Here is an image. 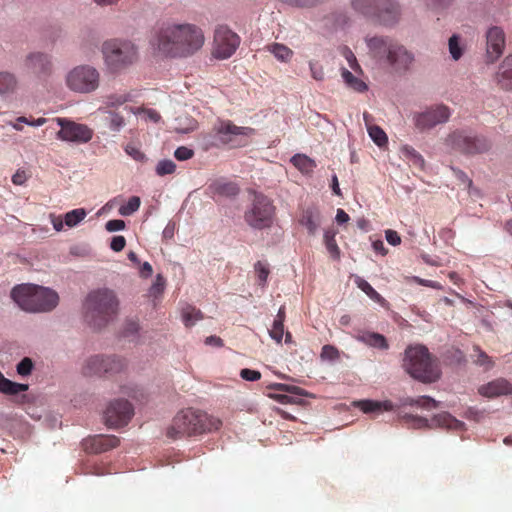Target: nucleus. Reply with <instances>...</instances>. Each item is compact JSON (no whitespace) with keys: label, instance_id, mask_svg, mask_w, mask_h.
Here are the masks:
<instances>
[{"label":"nucleus","instance_id":"nucleus-1","mask_svg":"<svg viewBox=\"0 0 512 512\" xmlns=\"http://www.w3.org/2000/svg\"><path fill=\"white\" fill-rule=\"evenodd\" d=\"M150 44L162 57L187 58L202 48L204 34L194 24L165 22L154 30Z\"/></svg>","mask_w":512,"mask_h":512},{"label":"nucleus","instance_id":"nucleus-2","mask_svg":"<svg viewBox=\"0 0 512 512\" xmlns=\"http://www.w3.org/2000/svg\"><path fill=\"white\" fill-rule=\"evenodd\" d=\"M119 312V299L109 288L90 291L83 303L84 320L93 330L100 331L112 322Z\"/></svg>","mask_w":512,"mask_h":512},{"label":"nucleus","instance_id":"nucleus-3","mask_svg":"<svg viewBox=\"0 0 512 512\" xmlns=\"http://www.w3.org/2000/svg\"><path fill=\"white\" fill-rule=\"evenodd\" d=\"M403 368L413 379L424 383L437 382L442 375L439 359L422 344L407 346Z\"/></svg>","mask_w":512,"mask_h":512},{"label":"nucleus","instance_id":"nucleus-4","mask_svg":"<svg viewBox=\"0 0 512 512\" xmlns=\"http://www.w3.org/2000/svg\"><path fill=\"white\" fill-rule=\"evenodd\" d=\"M221 425L220 419L202 410L186 408L175 415L171 426L167 429V436L173 439L196 436L218 430Z\"/></svg>","mask_w":512,"mask_h":512},{"label":"nucleus","instance_id":"nucleus-5","mask_svg":"<svg viewBox=\"0 0 512 512\" xmlns=\"http://www.w3.org/2000/svg\"><path fill=\"white\" fill-rule=\"evenodd\" d=\"M11 298L22 310L33 313L50 312L59 303V296L54 290L33 284L14 287Z\"/></svg>","mask_w":512,"mask_h":512},{"label":"nucleus","instance_id":"nucleus-6","mask_svg":"<svg viewBox=\"0 0 512 512\" xmlns=\"http://www.w3.org/2000/svg\"><path fill=\"white\" fill-rule=\"evenodd\" d=\"M104 64L111 73H117L137 60V47L130 41L111 39L102 44Z\"/></svg>","mask_w":512,"mask_h":512},{"label":"nucleus","instance_id":"nucleus-7","mask_svg":"<svg viewBox=\"0 0 512 512\" xmlns=\"http://www.w3.org/2000/svg\"><path fill=\"white\" fill-rule=\"evenodd\" d=\"M275 215V207L270 198L262 193L254 192L250 205L244 212V221L256 230L271 227Z\"/></svg>","mask_w":512,"mask_h":512},{"label":"nucleus","instance_id":"nucleus-8","mask_svg":"<svg viewBox=\"0 0 512 512\" xmlns=\"http://www.w3.org/2000/svg\"><path fill=\"white\" fill-rule=\"evenodd\" d=\"M128 367V360L117 354H97L89 357L82 367L85 376L105 375L113 376L124 372Z\"/></svg>","mask_w":512,"mask_h":512},{"label":"nucleus","instance_id":"nucleus-9","mask_svg":"<svg viewBox=\"0 0 512 512\" xmlns=\"http://www.w3.org/2000/svg\"><path fill=\"white\" fill-rule=\"evenodd\" d=\"M446 144L451 149L465 155L482 154L488 152L492 147L491 141L486 136L465 130H456L450 133L446 138Z\"/></svg>","mask_w":512,"mask_h":512},{"label":"nucleus","instance_id":"nucleus-10","mask_svg":"<svg viewBox=\"0 0 512 512\" xmlns=\"http://www.w3.org/2000/svg\"><path fill=\"white\" fill-rule=\"evenodd\" d=\"M100 72L91 65H78L71 69L66 77L67 87L80 94H90L96 91L100 86Z\"/></svg>","mask_w":512,"mask_h":512},{"label":"nucleus","instance_id":"nucleus-11","mask_svg":"<svg viewBox=\"0 0 512 512\" xmlns=\"http://www.w3.org/2000/svg\"><path fill=\"white\" fill-rule=\"evenodd\" d=\"M451 117V110L444 104H437L421 112H415L412 121L419 132H426L437 125L445 124Z\"/></svg>","mask_w":512,"mask_h":512},{"label":"nucleus","instance_id":"nucleus-12","mask_svg":"<svg viewBox=\"0 0 512 512\" xmlns=\"http://www.w3.org/2000/svg\"><path fill=\"white\" fill-rule=\"evenodd\" d=\"M405 423L415 429L423 428H445L448 430H462L464 423L457 420L451 414L443 412L435 415L431 420L420 416L405 415L403 416Z\"/></svg>","mask_w":512,"mask_h":512},{"label":"nucleus","instance_id":"nucleus-13","mask_svg":"<svg viewBox=\"0 0 512 512\" xmlns=\"http://www.w3.org/2000/svg\"><path fill=\"white\" fill-rule=\"evenodd\" d=\"M23 70L37 79H47L53 73L52 56L42 51H32L22 61Z\"/></svg>","mask_w":512,"mask_h":512},{"label":"nucleus","instance_id":"nucleus-14","mask_svg":"<svg viewBox=\"0 0 512 512\" xmlns=\"http://www.w3.org/2000/svg\"><path fill=\"white\" fill-rule=\"evenodd\" d=\"M56 122L60 126L56 136L62 141L82 144L89 142L93 137V130L85 124L66 118H56Z\"/></svg>","mask_w":512,"mask_h":512},{"label":"nucleus","instance_id":"nucleus-15","mask_svg":"<svg viewBox=\"0 0 512 512\" xmlns=\"http://www.w3.org/2000/svg\"><path fill=\"white\" fill-rule=\"evenodd\" d=\"M134 415L131 403L124 399L110 402L104 412L105 424L110 428H120L128 424Z\"/></svg>","mask_w":512,"mask_h":512},{"label":"nucleus","instance_id":"nucleus-16","mask_svg":"<svg viewBox=\"0 0 512 512\" xmlns=\"http://www.w3.org/2000/svg\"><path fill=\"white\" fill-rule=\"evenodd\" d=\"M240 44L239 36L227 26H219L214 34V51L216 58L227 59L231 57Z\"/></svg>","mask_w":512,"mask_h":512},{"label":"nucleus","instance_id":"nucleus-17","mask_svg":"<svg viewBox=\"0 0 512 512\" xmlns=\"http://www.w3.org/2000/svg\"><path fill=\"white\" fill-rule=\"evenodd\" d=\"M415 60V54L411 50L395 41L388 54L386 63L396 74L404 75L411 70Z\"/></svg>","mask_w":512,"mask_h":512},{"label":"nucleus","instance_id":"nucleus-18","mask_svg":"<svg viewBox=\"0 0 512 512\" xmlns=\"http://www.w3.org/2000/svg\"><path fill=\"white\" fill-rule=\"evenodd\" d=\"M402 9L397 0H381L372 20L386 27L395 26L401 19Z\"/></svg>","mask_w":512,"mask_h":512},{"label":"nucleus","instance_id":"nucleus-19","mask_svg":"<svg viewBox=\"0 0 512 512\" xmlns=\"http://www.w3.org/2000/svg\"><path fill=\"white\" fill-rule=\"evenodd\" d=\"M505 33L499 26H491L486 31V57L489 63L495 62L503 54Z\"/></svg>","mask_w":512,"mask_h":512},{"label":"nucleus","instance_id":"nucleus-20","mask_svg":"<svg viewBox=\"0 0 512 512\" xmlns=\"http://www.w3.org/2000/svg\"><path fill=\"white\" fill-rule=\"evenodd\" d=\"M274 392L268 396L281 404L304 405L306 403L304 396H310L307 392L298 386H268Z\"/></svg>","mask_w":512,"mask_h":512},{"label":"nucleus","instance_id":"nucleus-21","mask_svg":"<svg viewBox=\"0 0 512 512\" xmlns=\"http://www.w3.org/2000/svg\"><path fill=\"white\" fill-rule=\"evenodd\" d=\"M216 137L222 144H234L238 136L249 137L254 133L250 127H240L231 121H221L214 127Z\"/></svg>","mask_w":512,"mask_h":512},{"label":"nucleus","instance_id":"nucleus-22","mask_svg":"<svg viewBox=\"0 0 512 512\" xmlns=\"http://www.w3.org/2000/svg\"><path fill=\"white\" fill-rule=\"evenodd\" d=\"M119 439L114 435H95L83 440L85 452L98 454L107 452L119 445Z\"/></svg>","mask_w":512,"mask_h":512},{"label":"nucleus","instance_id":"nucleus-23","mask_svg":"<svg viewBox=\"0 0 512 512\" xmlns=\"http://www.w3.org/2000/svg\"><path fill=\"white\" fill-rule=\"evenodd\" d=\"M365 43L373 57L386 61L395 40L388 36H366Z\"/></svg>","mask_w":512,"mask_h":512},{"label":"nucleus","instance_id":"nucleus-24","mask_svg":"<svg viewBox=\"0 0 512 512\" xmlns=\"http://www.w3.org/2000/svg\"><path fill=\"white\" fill-rule=\"evenodd\" d=\"M494 79L500 89L512 91V54L503 59Z\"/></svg>","mask_w":512,"mask_h":512},{"label":"nucleus","instance_id":"nucleus-25","mask_svg":"<svg viewBox=\"0 0 512 512\" xmlns=\"http://www.w3.org/2000/svg\"><path fill=\"white\" fill-rule=\"evenodd\" d=\"M28 388L29 386H0V393L14 403L25 404L34 400V396L28 392Z\"/></svg>","mask_w":512,"mask_h":512},{"label":"nucleus","instance_id":"nucleus-26","mask_svg":"<svg viewBox=\"0 0 512 512\" xmlns=\"http://www.w3.org/2000/svg\"><path fill=\"white\" fill-rule=\"evenodd\" d=\"M355 339L367 346L380 350H387L389 348L385 336L377 332L361 331L355 336Z\"/></svg>","mask_w":512,"mask_h":512},{"label":"nucleus","instance_id":"nucleus-27","mask_svg":"<svg viewBox=\"0 0 512 512\" xmlns=\"http://www.w3.org/2000/svg\"><path fill=\"white\" fill-rule=\"evenodd\" d=\"M353 404L366 414H379L383 411L394 410L396 407L391 401L360 400L355 401Z\"/></svg>","mask_w":512,"mask_h":512},{"label":"nucleus","instance_id":"nucleus-28","mask_svg":"<svg viewBox=\"0 0 512 512\" xmlns=\"http://www.w3.org/2000/svg\"><path fill=\"white\" fill-rule=\"evenodd\" d=\"M18 84V79L14 73L0 71V96L14 94L18 89Z\"/></svg>","mask_w":512,"mask_h":512},{"label":"nucleus","instance_id":"nucleus-29","mask_svg":"<svg viewBox=\"0 0 512 512\" xmlns=\"http://www.w3.org/2000/svg\"><path fill=\"white\" fill-rule=\"evenodd\" d=\"M381 0H351L352 8L359 14L372 19Z\"/></svg>","mask_w":512,"mask_h":512},{"label":"nucleus","instance_id":"nucleus-30","mask_svg":"<svg viewBox=\"0 0 512 512\" xmlns=\"http://www.w3.org/2000/svg\"><path fill=\"white\" fill-rule=\"evenodd\" d=\"M341 76L346 86L356 92L362 93L368 89L367 84L352 74L348 69L341 68Z\"/></svg>","mask_w":512,"mask_h":512},{"label":"nucleus","instance_id":"nucleus-31","mask_svg":"<svg viewBox=\"0 0 512 512\" xmlns=\"http://www.w3.org/2000/svg\"><path fill=\"white\" fill-rule=\"evenodd\" d=\"M402 405L417 406L425 410H432L439 407L440 402L429 396H419L417 398L407 397L402 401Z\"/></svg>","mask_w":512,"mask_h":512},{"label":"nucleus","instance_id":"nucleus-32","mask_svg":"<svg viewBox=\"0 0 512 512\" xmlns=\"http://www.w3.org/2000/svg\"><path fill=\"white\" fill-rule=\"evenodd\" d=\"M472 362L477 366L483 368L485 371L490 370L494 366V361L488 356L479 346H473V350L470 354Z\"/></svg>","mask_w":512,"mask_h":512},{"label":"nucleus","instance_id":"nucleus-33","mask_svg":"<svg viewBox=\"0 0 512 512\" xmlns=\"http://www.w3.org/2000/svg\"><path fill=\"white\" fill-rule=\"evenodd\" d=\"M181 317L186 327L194 326L198 321L203 319V313L192 305H186L182 308Z\"/></svg>","mask_w":512,"mask_h":512},{"label":"nucleus","instance_id":"nucleus-34","mask_svg":"<svg viewBox=\"0 0 512 512\" xmlns=\"http://www.w3.org/2000/svg\"><path fill=\"white\" fill-rule=\"evenodd\" d=\"M301 223L306 227L310 235H315L321 224V217L319 213L308 209L304 212Z\"/></svg>","mask_w":512,"mask_h":512},{"label":"nucleus","instance_id":"nucleus-35","mask_svg":"<svg viewBox=\"0 0 512 512\" xmlns=\"http://www.w3.org/2000/svg\"><path fill=\"white\" fill-rule=\"evenodd\" d=\"M291 163L303 174L311 173L316 167L315 161L304 154L294 155Z\"/></svg>","mask_w":512,"mask_h":512},{"label":"nucleus","instance_id":"nucleus-36","mask_svg":"<svg viewBox=\"0 0 512 512\" xmlns=\"http://www.w3.org/2000/svg\"><path fill=\"white\" fill-rule=\"evenodd\" d=\"M210 187L221 196L234 197L239 193V187L233 182L215 181Z\"/></svg>","mask_w":512,"mask_h":512},{"label":"nucleus","instance_id":"nucleus-37","mask_svg":"<svg viewBox=\"0 0 512 512\" xmlns=\"http://www.w3.org/2000/svg\"><path fill=\"white\" fill-rule=\"evenodd\" d=\"M337 231L335 229H328L324 233V243L327 251L335 260L340 258V249L336 243L335 236Z\"/></svg>","mask_w":512,"mask_h":512},{"label":"nucleus","instance_id":"nucleus-38","mask_svg":"<svg viewBox=\"0 0 512 512\" xmlns=\"http://www.w3.org/2000/svg\"><path fill=\"white\" fill-rule=\"evenodd\" d=\"M105 122L113 132H119L126 124L124 117L112 110L105 111Z\"/></svg>","mask_w":512,"mask_h":512},{"label":"nucleus","instance_id":"nucleus-39","mask_svg":"<svg viewBox=\"0 0 512 512\" xmlns=\"http://www.w3.org/2000/svg\"><path fill=\"white\" fill-rule=\"evenodd\" d=\"M268 51L271 52L276 59L282 62H288L293 55V51L289 47L280 43H273L269 45Z\"/></svg>","mask_w":512,"mask_h":512},{"label":"nucleus","instance_id":"nucleus-40","mask_svg":"<svg viewBox=\"0 0 512 512\" xmlns=\"http://www.w3.org/2000/svg\"><path fill=\"white\" fill-rule=\"evenodd\" d=\"M403 156L415 167L420 169L424 168L425 161L421 154H419L413 147L405 145L401 148Z\"/></svg>","mask_w":512,"mask_h":512},{"label":"nucleus","instance_id":"nucleus-41","mask_svg":"<svg viewBox=\"0 0 512 512\" xmlns=\"http://www.w3.org/2000/svg\"><path fill=\"white\" fill-rule=\"evenodd\" d=\"M198 126V123L195 119L190 117H179L175 120L174 130L177 133L188 134L194 131Z\"/></svg>","mask_w":512,"mask_h":512},{"label":"nucleus","instance_id":"nucleus-42","mask_svg":"<svg viewBox=\"0 0 512 512\" xmlns=\"http://www.w3.org/2000/svg\"><path fill=\"white\" fill-rule=\"evenodd\" d=\"M511 386H479L478 392L480 395L487 398H494L499 395L511 393Z\"/></svg>","mask_w":512,"mask_h":512},{"label":"nucleus","instance_id":"nucleus-43","mask_svg":"<svg viewBox=\"0 0 512 512\" xmlns=\"http://www.w3.org/2000/svg\"><path fill=\"white\" fill-rule=\"evenodd\" d=\"M87 212L84 208H77L67 212L64 215V223L68 227H75L86 217Z\"/></svg>","mask_w":512,"mask_h":512},{"label":"nucleus","instance_id":"nucleus-44","mask_svg":"<svg viewBox=\"0 0 512 512\" xmlns=\"http://www.w3.org/2000/svg\"><path fill=\"white\" fill-rule=\"evenodd\" d=\"M355 284L372 300L377 302L383 301L382 296L362 277L355 276Z\"/></svg>","mask_w":512,"mask_h":512},{"label":"nucleus","instance_id":"nucleus-45","mask_svg":"<svg viewBox=\"0 0 512 512\" xmlns=\"http://www.w3.org/2000/svg\"><path fill=\"white\" fill-rule=\"evenodd\" d=\"M140 325L135 320H126L122 330V336L129 341H135L138 338Z\"/></svg>","mask_w":512,"mask_h":512},{"label":"nucleus","instance_id":"nucleus-46","mask_svg":"<svg viewBox=\"0 0 512 512\" xmlns=\"http://www.w3.org/2000/svg\"><path fill=\"white\" fill-rule=\"evenodd\" d=\"M368 133L371 139L374 141V143L379 147L384 146L388 141L387 135L384 132V130L377 125L369 126Z\"/></svg>","mask_w":512,"mask_h":512},{"label":"nucleus","instance_id":"nucleus-47","mask_svg":"<svg viewBox=\"0 0 512 512\" xmlns=\"http://www.w3.org/2000/svg\"><path fill=\"white\" fill-rule=\"evenodd\" d=\"M449 53L453 60H459L463 55V49L460 45V38L453 34L448 41Z\"/></svg>","mask_w":512,"mask_h":512},{"label":"nucleus","instance_id":"nucleus-48","mask_svg":"<svg viewBox=\"0 0 512 512\" xmlns=\"http://www.w3.org/2000/svg\"><path fill=\"white\" fill-rule=\"evenodd\" d=\"M140 204V198L138 196H132L125 205L119 208V214L122 216H130L139 209Z\"/></svg>","mask_w":512,"mask_h":512},{"label":"nucleus","instance_id":"nucleus-49","mask_svg":"<svg viewBox=\"0 0 512 512\" xmlns=\"http://www.w3.org/2000/svg\"><path fill=\"white\" fill-rule=\"evenodd\" d=\"M268 333L274 341L281 343L284 336V320L275 318L272 324V328L268 331Z\"/></svg>","mask_w":512,"mask_h":512},{"label":"nucleus","instance_id":"nucleus-50","mask_svg":"<svg viewBox=\"0 0 512 512\" xmlns=\"http://www.w3.org/2000/svg\"><path fill=\"white\" fill-rule=\"evenodd\" d=\"M176 164L170 159H164L158 162L155 171L158 176H165L174 173Z\"/></svg>","mask_w":512,"mask_h":512},{"label":"nucleus","instance_id":"nucleus-51","mask_svg":"<svg viewBox=\"0 0 512 512\" xmlns=\"http://www.w3.org/2000/svg\"><path fill=\"white\" fill-rule=\"evenodd\" d=\"M340 53L341 55L347 60L348 64H349V67L355 71V72H361V67L354 55V53L352 52V50L347 47V46H342L340 48Z\"/></svg>","mask_w":512,"mask_h":512},{"label":"nucleus","instance_id":"nucleus-52","mask_svg":"<svg viewBox=\"0 0 512 512\" xmlns=\"http://www.w3.org/2000/svg\"><path fill=\"white\" fill-rule=\"evenodd\" d=\"M34 363L31 358L24 357L16 366L17 373L21 376H28L31 374Z\"/></svg>","mask_w":512,"mask_h":512},{"label":"nucleus","instance_id":"nucleus-53","mask_svg":"<svg viewBox=\"0 0 512 512\" xmlns=\"http://www.w3.org/2000/svg\"><path fill=\"white\" fill-rule=\"evenodd\" d=\"M340 353L337 348L332 345H325L321 351L322 360L333 362L339 359Z\"/></svg>","mask_w":512,"mask_h":512},{"label":"nucleus","instance_id":"nucleus-54","mask_svg":"<svg viewBox=\"0 0 512 512\" xmlns=\"http://www.w3.org/2000/svg\"><path fill=\"white\" fill-rule=\"evenodd\" d=\"M309 68L313 79L316 81H323L325 79L324 68L321 64L316 61H310Z\"/></svg>","mask_w":512,"mask_h":512},{"label":"nucleus","instance_id":"nucleus-55","mask_svg":"<svg viewBox=\"0 0 512 512\" xmlns=\"http://www.w3.org/2000/svg\"><path fill=\"white\" fill-rule=\"evenodd\" d=\"M282 2L298 8H311L319 3H321L323 0H281Z\"/></svg>","mask_w":512,"mask_h":512},{"label":"nucleus","instance_id":"nucleus-56","mask_svg":"<svg viewBox=\"0 0 512 512\" xmlns=\"http://www.w3.org/2000/svg\"><path fill=\"white\" fill-rule=\"evenodd\" d=\"M125 152L132 157L135 161L143 162L146 160V156L143 152L140 151V149L135 146L134 144H127L125 146Z\"/></svg>","mask_w":512,"mask_h":512},{"label":"nucleus","instance_id":"nucleus-57","mask_svg":"<svg viewBox=\"0 0 512 512\" xmlns=\"http://www.w3.org/2000/svg\"><path fill=\"white\" fill-rule=\"evenodd\" d=\"M70 254L77 257H87L91 254V248L87 244H76L70 247Z\"/></svg>","mask_w":512,"mask_h":512},{"label":"nucleus","instance_id":"nucleus-58","mask_svg":"<svg viewBox=\"0 0 512 512\" xmlns=\"http://www.w3.org/2000/svg\"><path fill=\"white\" fill-rule=\"evenodd\" d=\"M128 101V96L112 94L106 97L105 103L108 107H117Z\"/></svg>","mask_w":512,"mask_h":512},{"label":"nucleus","instance_id":"nucleus-59","mask_svg":"<svg viewBox=\"0 0 512 512\" xmlns=\"http://www.w3.org/2000/svg\"><path fill=\"white\" fill-rule=\"evenodd\" d=\"M174 156L179 161H185L194 156V151L188 147L181 146L175 150Z\"/></svg>","mask_w":512,"mask_h":512},{"label":"nucleus","instance_id":"nucleus-60","mask_svg":"<svg viewBox=\"0 0 512 512\" xmlns=\"http://www.w3.org/2000/svg\"><path fill=\"white\" fill-rule=\"evenodd\" d=\"M240 376L243 380L248 382H255L261 379V373L257 370H251L248 368L240 371Z\"/></svg>","mask_w":512,"mask_h":512},{"label":"nucleus","instance_id":"nucleus-61","mask_svg":"<svg viewBox=\"0 0 512 512\" xmlns=\"http://www.w3.org/2000/svg\"><path fill=\"white\" fill-rule=\"evenodd\" d=\"M255 271L258 274L259 284L264 285L269 275V269L260 261L255 264Z\"/></svg>","mask_w":512,"mask_h":512},{"label":"nucleus","instance_id":"nucleus-62","mask_svg":"<svg viewBox=\"0 0 512 512\" xmlns=\"http://www.w3.org/2000/svg\"><path fill=\"white\" fill-rule=\"evenodd\" d=\"M125 226H126L125 221H123L121 219L109 220L105 224V228L108 232L121 231V230L125 229Z\"/></svg>","mask_w":512,"mask_h":512},{"label":"nucleus","instance_id":"nucleus-63","mask_svg":"<svg viewBox=\"0 0 512 512\" xmlns=\"http://www.w3.org/2000/svg\"><path fill=\"white\" fill-rule=\"evenodd\" d=\"M141 114L143 115V117L146 121H151V122L157 123L161 119L160 114L154 109H149V108L142 109Z\"/></svg>","mask_w":512,"mask_h":512},{"label":"nucleus","instance_id":"nucleus-64","mask_svg":"<svg viewBox=\"0 0 512 512\" xmlns=\"http://www.w3.org/2000/svg\"><path fill=\"white\" fill-rule=\"evenodd\" d=\"M126 239L123 236H114L110 243V248L115 252H120L125 248Z\"/></svg>","mask_w":512,"mask_h":512}]
</instances>
